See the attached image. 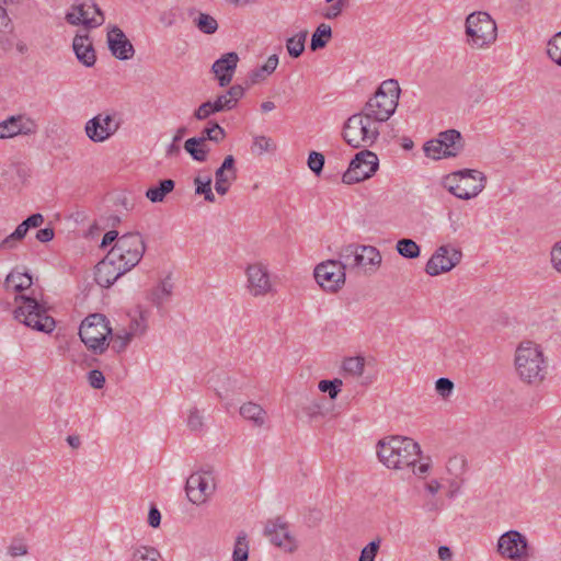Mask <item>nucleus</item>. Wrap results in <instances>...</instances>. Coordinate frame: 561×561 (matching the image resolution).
I'll list each match as a JSON object with an SVG mask.
<instances>
[{
    "label": "nucleus",
    "instance_id": "nucleus-61",
    "mask_svg": "<svg viewBox=\"0 0 561 561\" xmlns=\"http://www.w3.org/2000/svg\"><path fill=\"white\" fill-rule=\"evenodd\" d=\"M410 468L413 469V473L419 477V478H425V476L430 471V468H431V463H430V460L427 459L426 462H421L419 466H416V462L414 463V466H411Z\"/></svg>",
    "mask_w": 561,
    "mask_h": 561
},
{
    "label": "nucleus",
    "instance_id": "nucleus-26",
    "mask_svg": "<svg viewBox=\"0 0 561 561\" xmlns=\"http://www.w3.org/2000/svg\"><path fill=\"white\" fill-rule=\"evenodd\" d=\"M437 138L443 144L445 150H447V156L456 157L463 149L462 136L456 129L442 131Z\"/></svg>",
    "mask_w": 561,
    "mask_h": 561
},
{
    "label": "nucleus",
    "instance_id": "nucleus-30",
    "mask_svg": "<svg viewBox=\"0 0 561 561\" xmlns=\"http://www.w3.org/2000/svg\"><path fill=\"white\" fill-rule=\"evenodd\" d=\"M173 291V284L169 279L162 280L156 288H153L148 299L157 307H161L167 301Z\"/></svg>",
    "mask_w": 561,
    "mask_h": 561
},
{
    "label": "nucleus",
    "instance_id": "nucleus-16",
    "mask_svg": "<svg viewBox=\"0 0 561 561\" xmlns=\"http://www.w3.org/2000/svg\"><path fill=\"white\" fill-rule=\"evenodd\" d=\"M66 21L71 25L82 24L87 28H94L102 25L105 18L101 9L90 0L80 4H73L66 14Z\"/></svg>",
    "mask_w": 561,
    "mask_h": 561
},
{
    "label": "nucleus",
    "instance_id": "nucleus-9",
    "mask_svg": "<svg viewBox=\"0 0 561 561\" xmlns=\"http://www.w3.org/2000/svg\"><path fill=\"white\" fill-rule=\"evenodd\" d=\"M22 305L14 311L15 318L25 325L42 332H50L55 328V320L35 298L20 296Z\"/></svg>",
    "mask_w": 561,
    "mask_h": 561
},
{
    "label": "nucleus",
    "instance_id": "nucleus-64",
    "mask_svg": "<svg viewBox=\"0 0 561 561\" xmlns=\"http://www.w3.org/2000/svg\"><path fill=\"white\" fill-rule=\"evenodd\" d=\"M268 75L265 71H263L262 67H260V68L251 71L249 79H250L251 84H255V83H259V82L265 80V78Z\"/></svg>",
    "mask_w": 561,
    "mask_h": 561
},
{
    "label": "nucleus",
    "instance_id": "nucleus-57",
    "mask_svg": "<svg viewBox=\"0 0 561 561\" xmlns=\"http://www.w3.org/2000/svg\"><path fill=\"white\" fill-rule=\"evenodd\" d=\"M551 263L553 268L561 274V241L551 249Z\"/></svg>",
    "mask_w": 561,
    "mask_h": 561
},
{
    "label": "nucleus",
    "instance_id": "nucleus-22",
    "mask_svg": "<svg viewBox=\"0 0 561 561\" xmlns=\"http://www.w3.org/2000/svg\"><path fill=\"white\" fill-rule=\"evenodd\" d=\"M238 61V54L230 51L224 54L213 64L211 71L215 73L220 87L224 88L230 84L237 69Z\"/></svg>",
    "mask_w": 561,
    "mask_h": 561
},
{
    "label": "nucleus",
    "instance_id": "nucleus-8",
    "mask_svg": "<svg viewBox=\"0 0 561 561\" xmlns=\"http://www.w3.org/2000/svg\"><path fill=\"white\" fill-rule=\"evenodd\" d=\"M145 251L146 244L141 234L127 232L117 239L108 254L128 272L139 263Z\"/></svg>",
    "mask_w": 561,
    "mask_h": 561
},
{
    "label": "nucleus",
    "instance_id": "nucleus-38",
    "mask_svg": "<svg viewBox=\"0 0 561 561\" xmlns=\"http://www.w3.org/2000/svg\"><path fill=\"white\" fill-rule=\"evenodd\" d=\"M359 251V244L350 243L346 245H343L339 252V260L341 264L344 267V271L346 268H353V259H355L357 252Z\"/></svg>",
    "mask_w": 561,
    "mask_h": 561
},
{
    "label": "nucleus",
    "instance_id": "nucleus-19",
    "mask_svg": "<svg viewBox=\"0 0 561 561\" xmlns=\"http://www.w3.org/2000/svg\"><path fill=\"white\" fill-rule=\"evenodd\" d=\"M264 534L273 545L287 552H293L296 549V541L289 533L288 524L280 517L268 520Z\"/></svg>",
    "mask_w": 561,
    "mask_h": 561
},
{
    "label": "nucleus",
    "instance_id": "nucleus-54",
    "mask_svg": "<svg viewBox=\"0 0 561 561\" xmlns=\"http://www.w3.org/2000/svg\"><path fill=\"white\" fill-rule=\"evenodd\" d=\"M435 389L443 398H447L454 389V382L448 378H439L436 380Z\"/></svg>",
    "mask_w": 561,
    "mask_h": 561
},
{
    "label": "nucleus",
    "instance_id": "nucleus-47",
    "mask_svg": "<svg viewBox=\"0 0 561 561\" xmlns=\"http://www.w3.org/2000/svg\"><path fill=\"white\" fill-rule=\"evenodd\" d=\"M147 330L146 318L142 312L139 313L138 318L131 319L129 329L126 331L131 337L142 335Z\"/></svg>",
    "mask_w": 561,
    "mask_h": 561
},
{
    "label": "nucleus",
    "instance_id": "nucleus-11",
    "mask_svg": "<svg viewBox=\"0 0 561 561\" xmlns=\"http://www.w3.org/2000/svg\"><path fill=\"white\" fill-rule=\"evenodd\" d=\"M247 289L252 297H265L275 291L267 266L262 262L251 263L245 268Z\"/></svg>",
    "mask_w": 561,
    "mask_h": 561
},
{
    "label": "nucleus",
    "instance_id": "nucleus-10",
    "mask_svg": "<svg viewBox=\"0 0 561 561\" xmlns=\"http://www.w3.org/2000/svg\"><path fill=\"white\" fill-rule=\"evenodd\" d=\"M378 169L377 156L369 151L363 150L354 157L348 169L344 172L342 181L345 184H354L369 179Z\"/></svg>",
    "mask_w": 561,
    "mask_h": 561
},
{
    "label": "nucleus",
    "instance_id": "nucleus-56",
    "mask_svg": "<svg viewBox=\"0 0 561 561\" xmlns=\"http://www.w3.org/2000/svg\"><path fill=\"white\" fill-rule=\"evenodd\" d=\"M216 113L232 110L233 103L228 99L227 94L224 93L218 95L217 99L211 102Z\"/></svg>",
    "mask_w": 561,
    "mask_h": 561
},
{
    "label": "nucleus",
    "instance_id": "nucleus-1",
    "mask_svg": "<svg viewBox=\"0 0 561 561\" xmlns=\"http://www.w3.org/2000/svg\"><path fill=\"white\" fill-rule=\"evenodd\" d=\"M376 453L388 469L403 470L414 466L421 456L420 445L407 436H388L378 440Z\"/></svg>",
    "mask_w": 561,
    "mask_h": 561
},
{
    "label": "nucleus",
    "instance_id": "nucleus-29",
    "mask_svg": "<svg viewBox=\"0 0 561 561\" xmlns=\"http://www.w3.org/2000/svg\"><path fill=\"white\" fill-rule=\"evenodd\" d=\"M175 187V182L171 179L162 180L159 185L151 186L146 192V197L152 203H161L165 196Z\"/></svg>",
    "mask_w": 561,
    "mask_h": 561
},
{
    "label": "nucleus",
    "instance_id": "nucleus-31",
    "mask_svg": "<svg viewBox=\"0 0 561 561\" xmlns=\"http://www.w3.org/2000/svg\"><path fill=\"white\" fill-rule=\"evenodd\" d=\"M184 149L192 156L196 161H206L209 148L207 144L203 142V139H196V137L188 138L184 144Z\"/></svg>",
    "mask_w": 561,
    "mask_h": 561
},
{
    "label": "nucleus",
    "instance_id": "nucleus-28",
    "mask_svg": "<svg viewBox=\"0 0 561 561\" xmlns=\"http://www.w3.org/2000/svg\"><path fill=\"white\" fill-rule=\"evenodd\" d=\"M32 284V276L26 272H20L16 268L8 274L4 282L5 288L13 291H23L24 289L30 288Z\"/></svg>",
    "mask_w": 561,
    "mask_h": 561
},
{
    "label": "nucleus",
    "instance_id": "nucleus-20",
    "mask_svg": "<svg viewBox=\"0 0 561 561\" xmlns=\"http://www.w3.org/2000/svg\"><path fill=\"white\" fill-rule=\"evenodd\" d=\"M125 273H127V271L114 259L110 257L107 253L106 256L96 264L94 279L101 287L107 288Z\"/></svg>",
    "mask_w": 561,
    "mask_h": 561
},
{
    "label": "nucleus",
    "instance_id": "nucleus-37",
    "mask_svg": "<svg viewBox=\"0 0 561 561\" xmlns=\"http://www.w3.org/2000/svg\"><path fill=\"white\" fill-rule=\"evenodd\" d=\"M209 127H206L202 131L201 137H196V139H203V142L206 144L207 140L220 142L226 137L225 129L216 122H209Z\"/></svg>",
    "mask_w": 561,
    "mask_h": 561
},
{
    "label": "nucleus",
    "instance_id": "nucleus-48",
    "mask_svg": "<svg viewBox=\"0 0 561 561\" xmlns=\"http://www.w3.org/2000/svg\"><path fill=\"white\" fill-rule=\"evenodd\" d=\"M308 167L316 174L320 175L324 167V156L317 151H311L308 157Z\"/></svg>",
    "mask_w": 561,
    "mask_h": 561
},
{
    "label": "nucleus",
    "instance_id": "nucleus-51",
    "mask_svg": "<svg viewBox=\"0 0 561 561\" xmlns=\"http://www.w3.org/2000/svg\"><path fill=\"white\" fill-rule=\"evenodd\" d=\"M380 547V540H373L365 546L359 556V561H375Z\"/></svg>",
    "mask_w": 561,
    "mask_h": 561
},
{
    "label": "nucleus",
    "instance_id": "nucleus-53",
    "mask_svg": "<svg viewBox=\"0 0 561 561\" xmlns=\"http://www.w3.org/2000/svg\"><path fill=\"white\" fill-rule=\"evenodd\" d=\"M215 113L216 111L211 101H206L195 110L194 117L198 121H204Z\"/></svg>",
    "mask_w": 561,
    "mask_h": 561
},
{
    "label": "nucleus",
    "instance_id": "nucleus-23",
    "mask_svg": "<svg viewBox=\"0 0 561 561\" xmlns=\"http://www.w3.org/2000/svg\"><path fill=\"white\" fill-rule=\"evenodd\" d=\"M215 190L218 194L225 195L230 184L237 179L236 160L229 154L225 158L222 164L215 172Z\"/></svg>",
    "mask_w": 561,
    "mask_h": 561
},
{
    "label": "nucleus",
    "instance_id": "nucleus-5",
    "mask_svg": "<svg viewBox=\"0 0 561 561\" xmlns=\"http://www.w3.org/2000/svg\"><path fill=\"white\" fill-rule=\"evenodd\" d=\"M486 176L472 169L453 172L444 178V187L457 198L468 201L478 196L485 187Z\"/></svg>",
    "mask_w": 561,
    "mask_h": 561
},
{
    "label": "nucleus",
    "instance_id": "nucleus-62",
    "mask_svg": "<svg viewBox=\"0 0 561 561\" xmlns=\"http://www.w3.org/2000/svg\"><path fill=\"white\" fill-rule=\"evenodd\" d=\"M278 65L277 55H272L267 58L265 64L262 66L263 71H265L268 76L273 73Z\"/></svg>",
    "mask_w": 561,
    "mask_h": 561
},
{
    "label": "nucleus",
    "instance_id": "nucleus-58",
    "mask_svg": "<svg viewBox=\"0 0 561 561\" xmlns=\"http://www.w3.org/2000/svg\"><path fill=\"white\" fill-rule=\"evenodd\" d=\"M228 99L233 103V106L236 107L238 101L243 96L244 89L240 84H234L229 88V90L226 92Z\"/></svg>",
    "mask_w": 561,
    "mask_h": 561
},
{
    "label": "nucleus",
    "instance_id": "nucleus-4",
    "mask_svg": "<svg viewBox=\"0 0 561 561\" xmlns=\"http://www.w3.org/2000/svg\"><path fill=\"white\" fill-rule=\"evenodd\" d=\"M465 34L468 46L478 50L488 49L497 39V25L488 12L476 11L466 18Z\"/></svg>",
    "mask_w": 561,
    "mask_h": 561
},
{
    "label": "nucleus",
    "instance_id": "nucleus-7",
    "mask_svg": "<svg viewBox=\"0 0 561 561\" xmlns=\"http://www.w3.org/2000/svg\"><path fill=\"white\" fill-rule=\"evenodd\" d=\"M112 334L106 317L101 313L88 316L81 323L79 335L84 345L94 354H102L108 347L107 337Z\"/></svg>",
    "mask_w": 561,
    "mask_h": 561
},
{
    "label": "nucleus",
    "instance_id": "nucleus-49",
    "mask_svg": "<svg viewBox=\"0 0 561 561\" xmlns=\"http://www.w3.org/2000/svg\"><path fill=\"white\" fill-rule=\"evenodd\" d=\"M346 5H347V0L333 1L327 8V10L322 13V15L328 20H334L342 14V12Z\"/></svg>",
    "mask_w": 561,
    "mask_h": 561
},
{
    "label": "nucleus",
    "instance_id": "nucleus-33",
    "mask_svg": "<svg viewBox=\"0 0 561 561\" xmlns=\"http://www.w3.org/2000/svg\"><path fill=\"white\" fill-rule=\"evenodd\" d=\"M129 561H163V558L156 548L139 546L133 550Z\"/></svg>",
    "mask_w": 561,
    "mask_h": 561
},
{
    "label": "nucleus",
    "instance_id": "nucleus-44",
    "mask_svg": "<svg viewBox=\"0 0 561 561\" xmlns=\"http://www.w3.org/2000/svg\"><path fill=\"white\" fill-rule=\"evenodd\" d=\"M249 547L247 541V535L240 534L237 537L234 549H233V561H248Z\"/></svg>",
    "mask_w": 561,
    "mask_h": 561
},
{
    "label": "nucleus",
    "instance_id": "nucleus-12",
    "mask_svg": "<svg viewBox=\"0 0 561 561\" xmlns=\"http://www.w3.org/2000/svg\"><path fill=\"white\" fill-rule=\"evenodd\" d=\"M462 259V253L450 244L438 247L425 265V272L430 276H438L451 271Z\"/></svg>",
    "mask_w": 561,
    "mask_h": 561
},
{
    "label": "nucleus",
    "instance_id": "nucleus-43",
    "mask_svg": "<svg viewBox=\"0 0 561 561\" xmlns=\"http://www.w3.org/2000/svg\"><path fill=\"white\" fill-rule=\"evenodd\" d=\"M547 54L553 62L561 67V32L548 42Z\"/></svg>",
    "mask_w": 561,
    "mask_h": 561
},
{
    "label": "nucleus",
    "instance_id": "nucleus-25",
    "mask_svg": "<svg viewBox=\"0 0 561 561\" xmlns=\"http://www.w3.org/2000/svg\"><path fill=\"white\" fill-rule=\"evenodd\" d=\"M382 261L379 250L373 245H359L355 259H353V268L371 266L376 270L380 266Z\"/></svg>",
    "mask_w": 561,
    "mask_h": 561
},
{
    "label": "nucleus",
    "instance_id": "nucleus-55",
    "mask_svg": "<svg viewBox=\"0 0 561 561\" xmlns=\"http://www.w3.org/2000/svg\"><path fill=\"white\" fill-rule=\"evenodd\" d=\"M89 385L94 389H102L105 385V377L99 369H93L88 375Z\"/></svg>",
    "mask_w": 561,
    "mask_h": 561
},
{
    "label": "nucleus",
    "instance_id": "nucleus-36",
    "mask_svg": "<svg viewBox=\"0 0 561 561\" xmlns=\"http://www.w3.org/2000/svg\"><path fill=\"white\" fill-rule=\"evenodd\" d=\"M308 32L302 31L297 35L289 37L286 42V48L290 57L298 58L305 50V42Z\"/></svg>",
    "mask_w": 561,
    "mask_h": 561
},
{
    "label": "nucleus",
    "instance_id": "nucleus-2",
    "mask_svg": "<svg viewBox=\"0 0 561 561\" xmlns=\"http://www.w3.org/2000/svg\"><path fill=\"white\" fill-rule=\"evenodd\" d=\"M400 96L397 80H385L375 94L366 102L363 113L377 125L387 122L396 112Z\"/></svg>",
    "mask_w": 561,
    "mask_h": 561
},
{
    "label": "nucleus",
    "instance_id": "nucleus-6",
    "mask_svg": "<svg viewBox=\"0 0 561 561\" xmlns=\"http://www.w3.org/2000/svg\"><path fill=\"white\" fill-rule=\"evenodd\" d=\"M342 136L353 148L370 147L379 136V126L360 112L346 119Z\"/></svg>",
    "mask_w": 561,
    "mask_h": 561
},
{
    "label": "nucleus",
    "instance_id": "nucleus-50",
    "mask_svg": "<svg viewBox=\"0 0 561 561\" xmlns=\"http://www.w3.org/2000/svg\"><path fill=\"white\" fill-rule=\"evenodd\" d=\"M131 339L133 337L126 333V330H123V333L117 332L112 335V348L116 353H121L127 347Z\"/></svg>",
    "mask_w": 561,
    "mask_h": 561
},
{
    "label": "nucleus",
    "instance_id": "nucleus-41",
    "mask_svg": "<svg viewBox=\"0 0 561 561\" xmlns=\"http://www.w3.org/2000/svg\"><path fill=\"white\" fill-rule=\"evenodd\" d=\"M424 152L426 157L432 159L449 158L447 150L443 147V144L436 139H432L424 145Z\"/></svg>",
    "mask_w": 561,
    "mask_h": 561
},
{
    "label": "nucleus",
    "instance_id": "nucleus-46",
    "mask_svg": "<svg viewBox=\"0 0 561 561\" xmlns=\"http://www.w3.org/2000/svg\"><path fill=\"white\" fill-rule=\"evenodd\" d=\"M276 149V145L272 141L271 138L265 136H256L254 137L252 151L262 154L264 152L274 151Z\"/></svg>",
    "mask_w": 561,
    "mask_h": 561
},
{
    "label": "nucleus",
    "instance_id": "nucleus-52",
    "mask_svg": "<svg viewBox=\"0 0 561 561\" xmlns=\"http://www.w3.org/2000/svg\"><path fill=\"white\" fill-rule=\"evenodd\" d=\"M187 426L191 431H201L203 427V416L196 408L190 410Z\"/></svg>",
    "mask_w": 561,
    "mask_h": 561
},
{
    "label": "nucleus",
    "instance_id": "nucleus-35",
    "mask_svg": "<svg viewBox=\"0 0 561 561\" xmlns=\"http://www.w3.org/2000/svg\"><path fill=\"white\" fill-rule=\"evenodd\" d=\"M398 253L405 259H416L421 254L420 245L412 239H400L396 244Z\"/></svg>",
    "mask_w": 561,
    "mask_h": 561
},
{
    "label": "nucleus",
    "instance_id": "nucleus-17",
    "mask_svg": "<svg viewBox=\"0 0 561 561\" xmlns=\"http://www.w3.org/2000/svg\"><path fill=\"white\" fill-rule=\"evenodd\" d=\"M38 130L37 122L26 114L11 115L0 123V139L32 136Z\"/></svg>",
    "mask_w": 561,
    "mask_h": 561
},
{
    "label": "nucleus",
    "instance_id": "nucleus-27",
    "mask_svg": "<svg viewBox=\"0 0 561 561\" xmlns=\"http://www.w3.org/2000/svg\"><path fill=\"white\" fill-rule=\"evenodd\" d=\"M240 415L252 422L254 426L262 427L267 417L266 411L257 403L247 402L240 407Z\"/></svg>",
    "mask_w": 561,
    "mask_h": 561
},
{
    "label": "nucleus",
    "instance_id": "nucleus-21",
    "mask_svg": "<svg viewBox=\"0 0 561 561\" xmlns=\"http://www.w3.org/2000/svg\"><path fill=\"white\" fill-rule=\"evenodd\" d=\"M107 44L113 56L119 60H128L135 54L133 44L118 26H113L108 31Z\"/></svg>",
    "mask_w": 561,
    "mask_h": 561
},
{
    "label": "nucleus",
    "instance_id": "nucleus-24",
    "mask_svg": "<svg viewBox=\"0 0 561 561\" xmlns=\"http://www.w3.org/2000/svg\"><path fill=\"white\" fill-rule=\"evenodd\" d=\"M72 48L78 60L85 67H92L95 64V50L88 34H77L73 38Z\"/></svg>",
    "mask_w": 561,
    "mask_h": 561
},
{
    "label": "nucleus",
    "instance_id": "nucleus-42",
    "mask_svg": "<svg viewBox=\"0 0 561 561\" xmlns=\"http://www.w3.org/2000/svg\"><path fill=\"white\" fill-rule=\"evenodd\" d=\"M28 229L25 227V224L22 221L16 229L9 234L7 238H4L0 243V249H12L15 247V241L22 240Z\"/></svg>",
    "mask_w": 561,
    "mask_h": 561
},
{
    "label": "nucleus",
    "instance_id": "nucleus-15",
    "mask_svg": "<svg viewBox=\"0 0 561 561\" xmlns=\"http://www.w3.org/2000/svg\"><path fill=\"white\" fill-rule=\"evenodd\" d=\"M497 552L512 561H526L528 558L527 539L517 530H508L499 538Z\"/></svg>",
    "mask_w": 561,
    "mask_h": 561
},
{
    "label": "nucleus",
    "instance_id": "nucleus-59",
    "mask_svg": "<svg viewBox=\"0 0 561 561\" xmlns=\"http://www.w3.org/2000/svg\"><path fill=\"white\" fill-rule=\"evenodd\" d=\"M160 523H161V513L154 505H152L148 513V524L152 528H157L160 526Z\"/></svg>",
    "mask_w": 561,
    "mask_h": 561
},
{
    "label": "nucleus",
    "instance_id": "nucleus-60",
    "mask_svg": "<svg viewBox=\"0 0 561 561\" xmlns=\"http://www.w3.org/2000/svg\"><path fill=\"white\" fill-rule=\"evenodd\" d=\"M25 224V227L27 229L30 228H37L44 222V217L42 214H33L30 217H27L25 220H23Z\"/></svg>",
    "mask_w": 561,
    "mask_h": 561
},
{
    "label": "nucleus",
    "instance_id": "nucleus-14",
    "mask_svg": "<svg viewBox=\"0 0 561 561\" xmlns=\"http://www.w3.org/2000/svg\"><path fill=\"white\" fill-rule=\"evenodd\" d=\"M314 278L324 290L335 293L345 283V271L340 261L328 260L316 266Z\"/></svg>",
    "mask_w": 561,
    "mask_h": 561
},
{
    "label": "nucleus",
    "instance_id": "nucleus-63",
    "mask_svg": "<svg viewBox=\"0 0 561 561\" xmlns=\"http://www.w3.org/2000/svg\"><path fill=\"white\" fill-rule=\"evenodd\" d=\"M55 233H54V229L53 228H44V229H39L36 233V239L39 241V242H48L50 240H53Z\"/></svg>",
    "mask_w": 561,
    "mask_h": 561
},
{
    "label": "nucleus",
    "instance_id": "nucleus-39",
    "mask_svg": "<svg viewBox=\"0 0 561 561\" xmlns=\"http://www.w3.org/2000/svg\"><path fill=\"white\" fill-rule=\"evenodd\" d=\"M342 368L346 374L359 377L365 369V358L362 356L347 357L344 359Z\"/></svg>",
    "mask_w": 561,
    "mask_h": 561
},
{
    "label": "nucleus",
    "instance_id": "nucleus-40",
    "mask_svg": "<svg viewBox=\"0 0 561 561\" xmlns=\"http://www.w3.org/2000/svg\"><path fill=\"white\" fill-rule=\"evenodd\" d=\"M195 184V194L204 195L205 201L209 203L215 202V195L211 191V179L209 176L202 179L201 176H196L194 179Z\"/></svg>",
    "mask_w": 561,
    "mask_h": 561
},
{
    "label": "nucleus",
    "instance_id": "nucleus-45",
    "mask_svg": "<svg viewBox=\"0 0 561 561\" xmlns=\"http://www.w3.org/2000/svg\"><path fill=\"white\" fill-rule=\"evenodd\" d=\"M343 386V381L339 378L333 380H321L318 385V388L321 392H328L330 399H336L339 393L341 392V388Z\"/></svg>",
    "mask_w": 561,
    "mask_h": 561
},
{
    "label": "nucleus",
    "instance_id": "nucleus-34",
    "mask_svg": "<svg viewBox=\"0 0 561 561\" xmlns=\"http://www.w3.org/2000/svg\"><path fill=\"white\" fill-rule=\"evenodd\" d=\"M194 25L204 34L211 35L218 30L216 19L207 13L197 12L193 19Z\"/></svg>",
    "mask_w": 561,
    "mask_h": 561
},
{
    "label": "nucleus",
    "instance_id": "nucleus-32",
    "mask_svg": "<svg viewBox=\"0 0 561 561\" xmlns=\"http://www.w3.org/2000/svg\"><path fill=\"white\" fill-rule=\"evenodd\" d=\"M331 37H332L331 26L325 23H321L317 27L314 33L312 34L311 44H310L311 50L316 51L318 49L325 47V45L331 39Z\"/></svg>",
    "mask_w": 561,
    "mask_h": 561
},
{
    "label": "nucleus",
    "instance_id": "nucleus-13",
    "mask_svg": "<svg viewBox=\"0 0 561 561\" xmlns=\"http://www.w3.org/2000/svg\"><path fill=\"white\" fill-rule=\"evenodd\" d=\"M215 490V478L209 471L194 472L186 480V495L193 504H204Z\"/></svg>",
    "mask_w": 561,
    "mask_h": 561
},
{
    "label": "nucleus",
    "instance_id": "nucleus-18",
    "mask_svg": "<svg viewBox=\"0 0 561 561\" xmlns=\"http://www.w3.org/2000/svg\"><path fill=\"white\" fill-rule=\"evenodd\" d=\"M119 125L112 115L99 114L85 123V134L94 142H103L114 135Z\"/></svg>",
    "mask_w": 561,
    "mask_h": 561
},
{
    "label": "nucleus",
    "instance_id": "nucleus-3",
    "mask_svg": "<svg viewBox=\"0 0 561 561\" xmlns=\"http://www.w3.org/2000/svg\"><path fill=\"white\" fill-rule=\"evenodd\" d=\"M515 368L519 378L529 385H538L545 379L546 362L539 345L526 341L515 353Z\"/></svg>",
    "mask_w": 561,
    "mask_h": 561
}]
</instances>
